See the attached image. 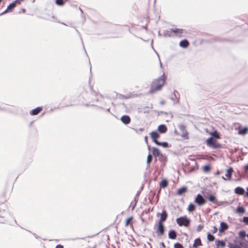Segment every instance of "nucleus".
Wrapping results in <instances>:
<instances>
[{"instance_id":"1","label":"nucleus","mask_w":248,"mask_h":248,"mask_svg":"<svg viewBox=\"0 0 248 248\" xmlns=\"http://www.w3.org/2000/svg\"><path fill=\"white\" fill-rule=\"evenodd\" d=\"M166 80V77L164 74L159 78L153 80L151 84L149 93H154L160 91L165 85Z\"/></svg>"},{"instance_id":"2","label":"nucleus","mask_w":248,"mask_h":248,"mask_svg":"<svg viewBox=\"0 0 248 248\" xmlns=\"http://www.w3.org/2000/svg\"><path fill=\"white\" fill-rule=\"evenodd\" d=\"M206 144L207 146L213 149H218L221 148L222 146L221 144L216 139L212 137H210L206 140Z\"/></svg>"},{"instance_id":"3","label":"nucleus","mask_w":248,"mask_h":248,"mask_svg":"<svg viewBox=\"0 0 248 248\" xmlns=\"http://www.w3.org/2000/svg\"><path fill=\"white\" fill-rule=\"evenodd\" d=\"M168 32H170L169 36L181 37L183 36L184 30L183 29L175 28L171 29Z\"/></svg>"},{"instance_id":"4","label":"nucleus","mask_w":248,"mask_h":248,"mask_svg":"<svg viewBox=\"0 0 248 248\" xmlns=\"http://www.w3.org/2000/svg\"><path fill=\"white\" fill-rule=\"evenodd\" d=\"M176 222L180 226L188 227L190 224V220L186 217H181L176 219Z\"/></svg>"},{"instance_id":"5","label":"nucleus","mask_w":248,"mask_h":248,"mask_svg":"<svg viewBox=\"0 0 248 248\" xmlns=\"http://www.w3.org/2000/svg\"><path fill=\"white\" fill-rule=\"evenodd\" d=\"M12 191V187H10L6 192L3 190L0 194V198L3 202H6L10 197Z\"/></svg>"},{"instance_id":"6","label":"nucleus","mask_w":248,"mask_h":248,"mask_svg":"<svg viewBox=\"0 0 248 248\" xmlns=\"http://www.w3.org/2000/svg\"><path fill=\"white\" fill-rule=\"evenodd\" d=\"M156 226V233L158 236H162L165 232V227L163 223L158 222Z\"/></svg>"},{"instance_id":"7","label":"nucleus","mask_w":248,"mask_h":248,"mask_svg":"<svg viewBox=\"0 0 248 248\" xmlns=\"http://www.w3.org/2000/svg\"><path fill=\"white\" fill-rule=\"evenodd\" d=\"M159 216H160V218L158 222L159 223H163V222L166 220L168 217V214L165 210H163L161 214L157 213V216L158 217Z\"/></svg>"},{"instance_id":"8","label":"nucleus","mask_w":248,"mask_h":248,"mask_svg":"<svg viewBox=\"0 0 248 248\" xmlns=\"http://www.w3.org/2000/svg\"><path fill=\"white\" fill-rule=\"evenodd\" d=\"M194 202L199 205H202L205 203L206 200L201 195L198 194L195 199Z\"/></svg>"},{"instance_id":"9","label":"nucleus","mask_w":248,"mask_h":248,"mask_svg":"<svg viewBox=\"0 0 248 248\" xmlns=\"http://www.w3.org/2000/svg\"><path fill=\"white\" fill-rule=\"evenodd\" d=\"M233 171V169L232 168H230L226 170V173L225 174L226 178L222 176V178L224 180H230L231 179Z\"/></svg>"},{"instance_id":"10","label":"nucleus","mask_w":248,"mask_h":248,"mask_svg":"<svg viewBox=\"0 0 248 248\" xmlns=\"http://www.w3.org/2000/svg\"><path fill=\"white\" fill-rule=\"evenodd\" d=\"M150 136L153 141L156 143L158 141L157 140L160 136L157 131H155L150 133Z\"/></svg>"},{"instance_id":"11","label":"nucleus","mask_w":248,"mask_h":248,"mask_svg":"<svg viewBox=\"0 0 248 248\" xmlns=\"http://www.w3.org/2000/svg\"><path fill=\"white\" fill-rule=\"evenodd\" d=\"M6 212L4 208H0V223H3L5 221Z\"/></svg>"},{"instance_id":"12","label":"nucleus","mask_w":248,"mask_h":248,"mask_svg":"<svg viewBox=\"0 0 248 248\" xmlns=\"http://www.w3.org/2000/svg\"><path fill=\"white\" fill-rule=\"evenodd\" d=\"M121 121L124 124H129L131 122V119L128 115H123L121 118Z\"/></svg>"},{"instance_id":"13","label":"nucleus","mask_w":248,"mask_h":248,"mask_svg":"<svg viewBox=\"0 0 248 248\" xmlns=\"http://www.w3.org/2000/svg\"><path fill=\"white\" fill-rule=\"evenodd\" d=\"M16 4L14 2V1L10 3L7 7L6 10L4 12V13L11 12L13 11V9L16 7Z\"/></svg>"},{"instance_id":"14","label":"nucleus","mask_w":248,"mask_h":248,"mask_svg":"<svg viewBox=\"0 0 248 248\" xmlns=\"http://www.w3.org/2000/svg\"><path fill=\"white\" fill-rule=\"evenodd\" d=\"M152 152H153V155L156 157L162 156V154L161 153L160 151L157 148H156L155 147H153L152 148Z\"/></svg>"},{"instance_id":"15","label":"nucleus","mask_w":248,"mask_h":248,"mask_svg":"<svg viewBox=\"0 0 248 248\" xmlns=\"http://www.w3.org/2000/svg\"><path fill=\"white\" fill-rule=\"evenodd\" d=\"M43 108L42 107H37L35 108L32 109L31 112L30 114L31 115H36L39 114L42 110Z\"/></svg>"},{"instance_id":"16","label":"nucleus","mask_w":248,"mask_h":248,"mask_svg":"<svg viewBox=\"0 0 248 248\" xmlns=\"http://www.w3.org/2000/svg\"><path fill=\"white\" fill-rule=\"evenodd\" d=\"M234 192L238 195H242L245 193V190L241 187H236L234 189Z\"/></svg>"},{"instance_id":"17","label":"nucleus","mask_w":248,"mask_h":248,"mask_svg":"<svg viewBox=\"0 0 248 248\" xmlns=\"http://www.w3.org/2000/svg\"><path fill=\"white\" fill-rule=\"evenodd\" d=\"M209 135H211L212 137L214 138L215 139H220V135L217 130L210 132Z\"/></svg>"},{"instance_id":"18","label":"nucleus","mask_w":248,"mask_h":248,"mask_svg":"<svg viewBox=\"0 0 248 248\" xmlns=\"http://www.w3.org/2000/svg\"><path fill=\"white\" fill-rule=\"evenodd\" d=\"M179 45L182 47L186 48L188 46L189 43L187 40L185 39L180 41Z\"/></svg>"},{"instance_id":"19","label":"nucleus","mask_w":248,"mask_h":248,"mask_svg":"<svg viewBox=\"0 0 248 248\" xmlns=\"http://www.w3.org/2000/svg\"><path fill=\"white\" fill-rule=\"evenodd\" d=\"M187 191L186 187L183 186L179 188L177 191V194L178 195H181Z\"/></svg>"},{"instance_id":"20","label":"nucleus","mask_w":248,"mask_h":248,"mask_svg":"<svg viewBox=\"0 0 248 248\" xmlns=\"http://www.w3.org/2000/svg\"><path fill=\"white\" fill-rule=\"evenodd\" d=\"M201 246H202V243L200 238H196L194 240V243L193 244V247L194 248H197L198 247Z\"/></svg>"},{"instance_id":"21","label":"nucleus","mask_w":248,"mask_h":248,"mask_svg":"<svg viewBox=\"0 0 248 248\" xmlns=\"http://www.w3.org/2000/svg\"><path fill=\"white\" fill-rule=\"evenodd\" d=\"M169 237L171 239H175L176 238L177 234L175 231L171 230L169 232Z\"/></svg>"},{"instance_id":"22","label":"nucleus","mask_w":248,"mask_h":248,"mask_svg":"<svg viewBox=\"0 0 248 248\" xmlns=\"http://www.w3.org/2000/svg\"><path fill=\"white\" fill-rule=\"evenodd\" d=\"M158 130L161 133H164L167 131V128L165 125L161 124L158 127Z\"/></svg>"},{"instance_id":"23","label":"nucleus","mask_w":248,"mask_h":248,"mask_svg":"<svg viewBox=\"0 0 248 248\" xmlns=\"http://www.w3.org/2000/svg\"><path fill=\"white\" fill-rule=\"evenodd\" d=\"M207 199H208L209 201H210V202H212L213 203H216L217 202V198L213 194H211V195H209L207 197Z\"/></svg>"},{"instance_id":"24","label":"nucleus","mask_w":248,"mask_h":248,"mask_svg":"<svg viewBox=\"0 0 248 248\" xmlns=\"http://www.w3.org/2000/svg\"><path fill=\"white\" fill-rule=\"evenodd\" d=\"M228 226L227 225V224L223 222H222L220 223V228L219 229V231L220 232H222L224 231L227 230L228 229Z\"/></svg>"},{"instance_id":"25","label":"nucleus","mask_w":248,"mask_h":248,"mask_svg":"<svg viewBox=\"0 0 248 248\" xmlns=\"http://www.w3.org/2000/svg\"><path fill=\"white\" fill-rule=\"evenodd\" d=\"M160 186L162 188H165L168 185V182L166 179L162 180L160 183Z\"/></svg>"},{"instance_id":"26","label":"nucleus","mask_w":248,"mask_h":248,"mask_svg":"<svg viewBox=\"0 0 248 248\" xmlns=\"http://www.w3.org/2000/svg\"><path fill=\"white\" fill-rule=\"evenodd\" d=\"M202 170L204 172H208L211 170V165H205L202 167Z\"/></svg>"},{"instance_id":"27","label":"nucleus","mask_w":248,"mask_h":248,"mask_svg":"<svg viewBox=\"0 0 248 248\" xmlns=\"http://www.w3.org/2000/svg\"><path fill=\"white\" fill-rule=\"evenodd\" d=\"M133 219V217H131L129 218H128L125 221V226L127 227L129 225H132V220Z\"/></svg>"},{"instance_id":"28","label":"nucleus","mask_w":248,"mask_h":248,"mask_svg":"<svg viewBox=\"0 0 248 248\" xmlns=\"http://www.w3.org/2000/svg\"><path fill=\"white\" fill-rule=\"evenodd\" d=\"M248 132V128L247 127H244L238 131V134L240 135H245Z\"/></svg>"},{"instance_id":"29","label":"nucleus","mask_w":248,"mask_h":248,"mask_svg":"<svg viewBox=\"0 0 248 248\" xmlns=\"http://www.w3.org/2000/svg\"><path fill=\"white\" fill-rule=\"evenodd\" d=\"M195 210V206L192 204L190 203L188 205V206L187 207V210L189 212H192Z\"/></svg>"},{"instance_id":"30","label":"nucleus","mask_w":248,"mask_h":248,"mask_svg":"<svg viewBox=\"0 0 248 248\" xmlns=\"http://www.w3.org/2000/svg\"><path fill=\"white\" fill-rule=\"evenodd\" d=\"M236 212L238 214H243L245 212V209L243 207L238 206L236 209Z\"/></svg>"},{"instance_id":"31","label":"nucleus","mask_w":248,"mask_h":248,"mask_svg":"<svg viewBox=\"0 0 248 248\" xmlns=\"http://www.w3.org/2000/svg\"><path fill=\"white\" fill-rule=\"evenodd\" d=\"M155 144L159 146H162L164 148L168 147V143L166 142H160L158 141Z\"/></svg>"},{"instance_id":"32","label":"nucleus","mask_w":248,"mask_h":248,"mask_svg":"<svg viewBox=\"0 0 248 248\" xmlns=\"http://www.w3.org/2000/svg\"><path fill=\"white\" fill-rule=\"evenodd\" d=\"M65 1H66V0H56V3L58 5L62 6V5H64Z\"/></svg>"},{"instance_id":"33","label":"nucleus","mask_w":248,"mask_h":248,"mask_svg":"<svg viewBox=\"0 0 248 248\" xmlns=\"http://www.w3.org/2000/svg\"><path fill=\"white\" fill-rule=\"evenodd\" d=\"M239 236L241 238H244L247 235L245 231H241L239 232Z\"/></svg>"},{"instance_id":"34","label":"nucleus","mask_w":248,"mask_h":248,"mask_svg":"<svg viewBox=\"0 0 248 248\" xmlns=\"http://www.w3.org/2000/svg\"><path fill=\"white\" fill-rule=\"evenodd\" d=\"M207 239L209 241H213L215 240V237L210 233H208Z\"/></svg>"},{"instance_id":"35","label":"nucleus","mask_w":248,"mask_h":248,"mask_svg":"<svg viewBox=\"0 0 248 248\" xmlns=\"http://www.w3.org/2000/svg\"><path fill=\"white\" fill-rule=\"evenodd\" d=\"M225 245V243L222 240H218L217 242V246L218 247L221 246V247H224Z\"/></svg>"},{"instance_id":"36","label":"nucleus","mask_w":248,"mask_h":248,"mask_svg":"<svg viewBox=\"0 0 248 248\" xmlns=\"http://www.w3.org/2000/svg\"><path fill=\"white\" fill-rule=\"evenodd\" d=\"M173 248H184V246H183L182 244H181V243H176L174 244L173 245Z\"/></svg>"},{"instance_id":"37","label":"nucleus","mask_w":248,"mask_h":248,"mask_svg":"<svg viewBox=\"0 0 248 248\" xmlns=\"http://www.w3.org/2000/svg\"><path fill=\"white\" fill-rule=\"evenodd\" d=\"M152 160V156L151 155H149L147 158V163L149 164Z\"/></svg>"},{"instance_id":"38","label":"nucleus","mask_w":248,"mask_h":248,"mask_svg":"<svg viewBox=\"0 0 248 248\" xmlns=\"http://www.w3.org/2000/svg\"><path fill=\"white\" fill-rule=\"evenodd\" d=\"M25 0H15L14 2L16 4V5H19L23 2Z\"/></svg>"},{"instance_id":"39","label":"nucleus","mask_w":248,"mask_h":248,"mask_svg":"<svg viewBox=\"0 0 248 248\" xmlns=\"http://www.w3.org/2000/svg\"><path fill=\"white\" fill-rule=\"evenodd\" d=\"M229 248H241V247L236 244H230L229 245Z\"/></svg>"},{"instance_id":"40","label":"nucleus","mask_w":248,"mask_h":248,"mask_svg":"<svg viewBox=\"0 0 248 248\" xmlns=\"http://www.w3.org/2000/svg\"><path fill=\"white\" fill-rule=\"evenodd\" d=\"M217 231V228L216 226H214L213 227V229L212 230V232L213 233H215Z\"/></svg>"},{"instance_id":"41","label":"nucleus","mask_w":248,"mask_h":248,"mask_svg":"<svg viewBox=\"0 0 248 248\" xmlns=\"http://www.w3.org/2000/svg\"><path fill=\"white\" fill-rule=\"evenodd\" d=\"M243 221L247 224H248V217H244Z\"/></svg>"},{"instance_id":"42","label":"nucleus","mask_w":248,"mask_h":248,"mask_svg":"<svg viewBox=\"0 0 248 248\" xmlns=\"http://www.w3.org/2000/svg\"><path fill=\"white\" fill-rule=\"evenodd\" d=\"M245 171L246 172H248V164L246 165L245 166Z\"/></svg>"},{"instance_id":"43","label":"nucleus","mask_w":248,"mask_h":248,"mask_svg":"<svg viewBox=\"0 0 248 248\" xmlns=\"http://www.w3.org/2000/svg\"><path fill=\"white\" fill-rule=\"evenodd\" d=\"M55 248H64L63 246L61 245H58L56 246Z\"/></svg>"},{"instance_id":"44","label":"nucleus","mask_w":248,"mask_h":248,"mask_svg":"<svg viewBox=\"0 0 248 248\" xmlns=\"http://www.w3.org/2000/svg\"><path fill=\"white\" fill-rule=\"evenodd\" d=\"M160 246H162V248H165V245L163 242H161L160 243Z\"/></svg>"},{"instance_id":"45","label":"nucleus","mask_w":248,"mask_h":248,"mask_svg":"<svg viewBox=\"0 0 248 248\" xmlns=\"http://www.w3.org/2000/svg\"><path fill=\"white\" fill-rule=\"evenodd\" d=\"M21 12L23 13H25L26 12V10L24 8L21 9V12H20L19 13H21Z\"/></svg>"},{"instance_id":"46","label":"nucleus","mask_w":248,"mask_h":248,"mask_svg":"<svg viewBox=\"0 0 248 248\" xmlns=\"http://www.w3.org/2000/svg\"><path fill=\"white\" fill-rule=\"evenodd\" d=\"M144 140H145V141L146 142V143H148V137L147 136H145L144 137Z\"/></svg>"},{"instance_id":"47","label":"nucleus","mask_w":248,"mask_h":248,"mask_svg":"<svg viewBox=\"0 0 248 248\" xmlns=\"http://www.w3.org/2000/svg\"><path fill=\"white\" fill-rule=\"evenodd\" d=\"M220 171H217L216 172V175H219L220 174Z\"/></svg>"},{"instance_id":"48","label":"nucleus","mask_w":248,"mask_h":248,"mask_svg":"<svg viewBox=\"0 0 248 248\" xmlns=\"http://www.w3.org/2000/svg\"><path fill=\"white\" fill-rule=\"evenodd\" d=\"M246 196L248 198V191H247V192H246Z\"/></svg>"},{"instance_id":"49","label":"nucleus","mask_w":248,"mask_h":248,"mask_svg":"<svg viewBox=\"0 0 248 248\" xmlns=\"http://www.w3.org/2000/svg\"><path fill=\"white\" fill-rule=\"evenodd\" d=\"M164 103H165L164 101H162V102H161V104H164Z\"/></svg>"},{"instance_id":"50","label":"nucleus","mask_w":248,"mask_h":248,"mask_svg":"<svg viewBox=\"0 0 248 248\" xmlns=\"http://www.w3.org/2000/svg\"><path fill=\"white\" fill-rule=\"evenodd\" d=\"M247 191H248V187H247Z\"/></svg>"}]
</instances>
